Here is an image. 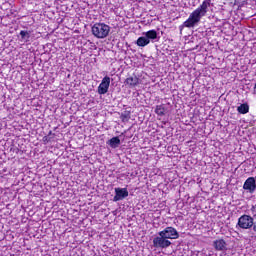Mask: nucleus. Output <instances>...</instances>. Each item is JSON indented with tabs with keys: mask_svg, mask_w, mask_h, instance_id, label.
Here are the masks:
<instances>
[{
	"mask_svg": "<svg viewBox=\"0 0 256 256\" xmlns=\"http://www.w3.org/2000/svg\"><path fill=\"white\" fill-rule=\"evenodd\" d=\"M213 246L216 251H225L227 242H225L223 239L215 240L213 242Z\"/></svg>",
	"mask_w": 256,
	"mask_h": 256,
	"instance_id": "10",
	"label": "nucleus"
},
{
	"mask_svg": "<svg viewBox=\"0 0 256 256\" xmlns=\"http://www.w3.org/2000/svg\"><path fill=\"white\" fill-rule=\"evenodd\" d=\"M244 191H249V193H255L256 191V180L255 177H248L243 184Z\"/></svg>",
	"mask_w": 256,
	"mask_h": 256,
	"instance_id": "7",
	"label": "nucleus"
},
{
	"mask_svg": "<svg viewBox=\"0 0 256 256\" xmlns=\"http://www.w3.org/2000/svg\"><path fill=\"white\" fill-rule=\"evenodd\" d=\"M149 43H151V40H148L147 37H139L136 41V45L138 47H147V45H149Z\"/></svg>",
	"mask_w": 256,
	"mask_h": 256,
	"instance_id": "12",
	"label": "nucleus"
},
{
	"mask_svg": "<svg viewBox=\"0 0 256 256\" xmlns=\"http://www.w3.org/2000/svg\"><path fill=\"white\" fill-rule=\"evenodd\" d=\"M139 81V77L134 74L133 76H129L128 78H126L124 84L130 89H133L134 87H137V85H139Z\"/></svg>",
	"mask_w": 256,
	"mask_h": 256,
	"instance_id": "9",
	"label": "nucleus"
},
{
	"mask_svg": "<svg viewBox=\"0 0 256 256\" xmlns=\"http://www.w3.org/2000/svg\"><path fill=\"white\" fill-rule=\"evenodd\" d=\"M115 196L113 198V201H121L122 199H125V197H129V191H127V188H115Z\"/></svg>",
	"mask_w": 256,
	"mask_h": 256,
	"instance_id": "8",
	"label": "nucleus"
},
{
	"mask_svg": "<svg viewBox=\"0 0 256 256\" xmlns=\"http://www.w3.org/2000/svg\"><path fill=\"white\" fill-rule=\"evenodd\" d=\"M153 247L155 249H167V247H171V241L167 240L165 236L159 235L153 239Z\"/></svg>",
	"mask_w": 256,
	"mask_h": 256,
	"instance_id": "4",
	"label": "nucleus"
},
{
	"mask_svg": "<svg viewBox=\"0 0 256 256\" xmlns=\"http://www.w3.org/2000/svg\"><path fill=\"white\" fill-rule=\"evenodd\" d=\"M145 37L148 41H150V39L155 40L157 39V30H149L145 33Z\"/></svg>",
	"mask_w": 256,
	"mask_h": 256,
	"instance_id": "14",
	"label": "nucleus"
},
{
	"mask_svg": "<svg viewBox=\"0 0 256 256\" xmlns=\"http://www.w3.org/2000/svg\"><path fill=\"white\" fill-rule=\"evenodd\" d=\"M120 119H121L122 123H127V121H129V119H131V112H129V111H124V112L120 115Z\"/></svg>",
	"mask_w": 256,
	"mask_h": 256,
	"instance_id": "15",
	"label": "nucleus"
},
{
	"mask_svg": "<svg viewBox=\"0 0 256 256\" xmlns=\"http://www.w3.org/2000/svg\"><path fill=\"white\" fill-rule=\"evenodd\" d=\"M110 85H111V78L109 76H105L98 86V94L105 95L109 91Z\"/></svg>",
	"mask_w": 256,
	"mask_h": 256,
	"instance_id": "6",
	"label": "nucleus"
},
{
	"mask_svg": "<svg viewBox=\"0 0 256 256\" xmlns=\"http://www.w3.org/2000/svg\"><path fill=\"white\" fill-rule=\"evenodd\" d=\"M209 7H211V0H203L201 5H199L188 17V19L183 23V25L179 26L180 31H183V27H187L191 29V27H195L197 23L207 15L209 12Z\"/></svg>",
	"mask_w": 256,
	"mask_h": 256,
	"instance_id": "1",
	"label": "nucleus"
},
{
	"mask_svg": "<svg viewBox=\"0 0 256 256\" xmlns=\"http://www.w3.org/2000/svg\"><path fill=\"white\" fill-rule=\"evenodd\" d=\"M51 133H53L52 131L49 132V135H51Z\"/></svg>",
	"mask_w": 256,
	"mask_h": 256,
	"instance_id": "20",
	"label": "nucleus"
},
{
	"mask_svg": "<svg viewBox=\"0 0 256 256\" xmlns=\"http://www.w3.org/2000/svg\"><path fill=\"white\" fill-rule=\"evenodd\" d=\"M42 141H43L44 143H49V142L51 141V138H50L49 136H44L43 139H42Z\"/></svg>",
	"mask_w": 256,
	"mask_h": 256,
	"instance_id": "19",
	"label": "nucleus"
},
{
	"mask_svg": "<svg viewBox=\"0 0 256 256\" xmlns=\"http://www.w3.org/2000/svg\"><path fill=\"white\" fill-rule=\"evenodd\" d=\"M250 211H251L253 217H255V214H256V205H252L251 208H250Z\"/></svg>",
	"mask_w": 256,
	"mask_h": 256,
	"instance_id": "18",
	"label": "nucleus"
},
{
	"mask_svg": "<svg viewBox=\"0 0 256 256\" xmlns=\"http://www.w3.org/2000/svg\"><path fill=\"white\" fill-rule=\"evenodd\" d=\"M158 235L164 236L167 240L169 239H179V232L172 226L166 227L164 230L160 231Z\"/></svg>",
	"mask_w": 256,
	"mask_h": 256,
	"instance_id": "5",
	"label": "nucleus"
},
{
	"mask_svg": "<svg viewBox=\"0 0 256 256\" xmlns=\"http://www.w3.org/2000/svg\"><path fill=\"white\" fill-rule=\"evenodd\" d=\"M111 27L105 23H95L92 26V34L96 39H105L109 35Z\"/></svg>",
	"mask_w": 256,
	"mask_h": 256,
	"instance_id": "2",
	"label": "nucleus"
},
{
	"mask_svg": "<svg viewBox=\"0 0 256 256\" xmlns=\"http://www.w3.org/2000/svg\"><path fill=\"white\" fill-rule=\"evenodd\" d=\"M255 219L251 215L244 214L238 218L236 227L239 229H252Z\"/></svg>",
	"mask_w": 256,
	"mask_h": 256,
	"instance_id": "3",
	"label": "nucleus"
},
{
	"mask_svg": "<svg viewBox=\"0 0 256 256\" xmlns=\"http://www.w3.org/2000/svg\"><path fill=\"white\" fill-rule=\"evenodd\" d=\"M237 111L238 113H240V115H247V113H249V104L247 103H243L240 106L237 107Z\"/></svg>",
	"mask_w": 256,
	"mask_h": 256,
	"instance_id": "13",
	"label": "nucleus"
},
{
	"mask_svg": "<svg viewBox=\"0 0 256 256\" xmlns=\"http://www.w3.org/2000/svg\"><path fill=\"white\" fill-rule=\"evenodd\" d=\"M20 36L21 39H25V37H27V39H29L31 36L29 35V32L25 31V30H21L20 31Z\"/></svg>",
	"mask_w": 256,
	"mask_h": 256,
	"instance_id": "17",
	"label": "nucleus"
},
{
	"mask_svg": "<svg viewBox=\"0 0 256 256\" xmlns=\"http://www.w3.org/2000/svg\"><path fill=\"white\" fill-rule=\"evenodd\" d=\"M109 145L110 147H117L118 145H121V140L119 139V137H113L109 140Z\"/></svg>",
	"mask_w": 256,
	"mask_h": 256,
	"instance_id": "16",
	"label": "nucleus"
},
{
	"mask_svg": "<svg viewBox=\"0 0 256 256\" xmlns=\"http://www.w3.org/2000/svg\"><path fill=\"white\" fill-rule=\"evenodd\" d=\"M154 112L158 117H163L167 113V108L165 107V104L156 105Z\"/></svg>",
	"mask_w": 256,
	"mask_h": 256,
	"instance_id": "11",
	"label": "nucleus"
}]
</instances>
